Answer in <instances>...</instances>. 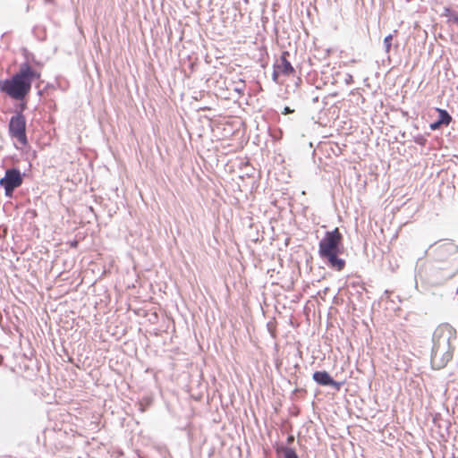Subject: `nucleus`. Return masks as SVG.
I'll return each instance as SVG.
<instances>
[{"label":"nucleus","mask_w":458,"mask_h":458,"mask_svg":"<svg viewBox=\"0 0 458 458\" xmlns=\"http://www.w3.org/2000/svg\"><path fill=\"white\" fill-rule=\"evenodd\" d=\"M429 261L418 270L420 280L437 286L458 273V246L448 240H440L428 248Z\"/></svg>","instance_id":"f257e3e1"},{"label":"nucleus","mask_w":458,"mask_h":458,"mask_svg":"<svg viewBox=\"0 0 458 458\" xmlns=\"http://www.w3.org/2000/svg\"><path fill=\"white\" fill-rule=\"evenodd\" d=\"M42 64L27 61L21 64L19 70L10 79L0 81V91L13 99L21 101L30 92L32 82L40 81Z\"/></svg>","instance_id":"f03ea898"},{"label":"nucleus","mask_w":458,"mask_h":458,"mask_svg":"<svg viewBox=\"0 0 458 458\" xmlns=\"http://www.w3.org/2000/svg\"><path fill=\"white\" fill-rule=\"evenodd\" d=\"M456 331L448 324L438 326L432 335L430 363L434 369H444L453 359Z\"/></svg>","instance_id":"7ed1b4c3"},{"label":"nucleus","mask_w":458,"mask_h":458,"mask_svg":"<svg viewBox=\"0 0 458 458\" xmlns=\"http://www.w3.org/2000/svg\"><path fill=\"white\" fill-rule=\"evenodd\" d=\"M343 252V234L338 228L327 231L318 242V255L320 258L332 253Z\"/></svg>","instance_id":"20e7f679"},{"label":"nucleus","mask_w":458,"mask_h":458,"mask_svg":"<svg viewBox=\"0 0 458 458\" xmlns=\"http://www.w3.org/2000/svg\"><path fill=\"white\" fill-rule=\"evenodd\" d=\"M9 134L22 146L28 144L26 134V118L21 112L12 116L8 125Z\"/></svg>","instance_id":"39448f33"},{"label":"nucleus","mask_w":458,"mask_h":458,"mask_svg":"<svg viewBox=\"0 0 458 458\" xmlns=\"http://www.w3.org/2000/svg\"><path fill=\"white\" fill-rule=\"evenodd\" d=\"M289 53L284 51L282 53L280 58L274 65L273 80L277 81L278 77L281 75L290 76L294 73V68L288 61Z\"/></svg>","instance_id":"423d86ee"},{"label":"nucleus","mask_w":458,"mask_h":458,"mask_svg":"<svg viewBox=\"0 0 458 458\" xmlns=\"http://www.w3.org/2000/svg\"><path fill=\"white\" fill-rule=\"evenodd\" d=\"M21 183L22 178L20 171L17 169L6 170L4 177L0 181V185L4 188L7 195H10Z\"/></svg>","instance_id":"0eeeda50"},{"label":"nucleus","mask_w":458,"mask_h":458,"mask_svg":"<svg viewBox=\"0 0 458 458\" xmlns=\"http://www.w3.org/2000/svg\"><path fill=\"white\" fill-rule=\"evenodd\" d=\"M341 253H332L322 257L325 264L331 269L342 271L345 267V260L339 257Z\"/></svg>","instance_id":"6e6552de"},{"label":"nucleus","mask_w":458,"mask_h":458,"mask_svg":"<svg viewBox=\"0 0 458 458\" xmlns=\"http://www.w3.org/2000/svg\"><path fill=\"white\" fill-rule=\"evenodd\" d=\"M331 378V375L326 370H317L312 375V379L321 386H328Z\"/></svg>","instance_id":"1a4fd4ad"},{"label":"nucleus","mask_w":458,"mask_h":458,"mask_svg":"<svg viewBox=\"0 0 458 458\" xmlns=\"http://www.w3.org/2000/svg\"><path fill=\"white\" fill-rule=\"evenodd\" d=\"M278 453H281L284 458H300L296 451L288 446H281L277 449Z\"/></svg>","instance_id":"9d476101"},{"label":"nucleus","mask_w":458,"mask_h":458,"mask_svg":"<svg viewBox=\"0 0 458 458\" xmlns=\"http://www.w3.org/2000/svg\"><path fill=\"white\" fill-rule=\"evenodd\" d=\"M444 15L448 18L447 21L454 23L458 26V13L452 11L450 8L445 7L444 9Z\"/></svg>","instance_id":"9b49d317"},{"label":"nucleus","mask_w":458,"mask_h":458,"mask_svg":"<svg viewBox=\"0 0 458 458\" xmlns=\"http://www.w3.org/2000/svg\"><path fill=\"white\" fill-rule=\"evenodd\" d=\"M288 206H289V208H290V211L295 215L296 213H299V212H303L305 210L306 208L304 207H301V208H299L298 207V204L299 202H291V201H288L287 202Z\"/></svg>","instance_id":"f8f14e48"},{"label":"nucleus","mask_w":458,"mask_h":458,"mask_svg":"<svg viewBox=\"0 0 458 458\" xmlns=\"http://www.w3.org/2000/svg\"><path fill=\"white\" fill-rule=\"evenodd\" d=\"M394 36L392 34H389L384 38V46H385V51L386 53H389L392 47V40Z\"/></svg>","instance_id":"ddd939ff"},{"label":"nucleus","mask_w":458,"mask_h":458,"mask_svg":"<svg viewBox=\"0 0 458 458\" xmlns=\"http://www.w3.org/2000/svg\"><path fill=\"white\" fill-rule=\"evenodd\" d=\"M150 403H151V402H150V400H149V399H147V400H146V403H143L142 401L139 402V403H137L138 410H139L141 413L145 412V411H146V410H147V408H148V406H149V405H150Z\"/></svg>","instance_id":"4468645a"},{"label":"nucleus","mask_w":458,"mask_h":458,"mask_svg":"<svg viewBox=\"0 0 458 458\" xmlns=\"http://www.w3.org/2000/svg\"><path fill=\"white\" fill-rule=\"evenodd\" d=\"M343 385H344L343 381H335L332 377L328 386H332L335 390L339 391Z\"/></svg>","instance_id":"2eb2a0df"},{"label":"nucleus","mask_w":458,"mask_h":458,"mask_svg":"<svg viewBox=\"0 0 458 458\" xmlns=\"http://www.w3.org/2000/svg\"><path fill=\"white\" fill-rule=\"evenodd\" d=\"M440 113L441 114L445 117V123H449L450 120H451V117L450 115L444 110H440Z\"/></svg>","instance_id":"dca6fc26"},{"label":"nucleus","mask_w":458,"mask_h":458,"mask_svg":"<svg viewBox=\"0 0 458 458\" xmlns=\"http://www.w3.org/2000/svg\"><path fill=\"white\" fill-rule=\"evenodd\" d=\"M293 112V110H292L289 106H285L283 114H290Z\"/></svg>","instance_id":"f3484780"},{"label":"nucleus","mask_w":458,"mask_h":458,"mask_svg":"<svg viewBox=\"0 0 458 458\" xmlns=\"http://www.w3.org/2000/svg\"><path fill=\"white\" fill-rule=\"evenodd\" d=\"M28 214L30 215L31 217H34L37 215L35 210H30V211H28Z\"/></svg>","instance_id":"a211bd4d"},{"label":"nucleus","mask_w":458,"mask_h":458,"mask_svg":"<svg viewBox=\"0 0 458 458\" xmlns=\"http://www.w3.org/2000/svg\"><path fill=\"white\" fill-rule=\"evenodd\" d=\"M77 245H78V242L76 241H74L71 243V246H72V247H77Z\"/></svg>","instance_id":"6ab92c4d"},{"label":"nucleus","mask_w":458,"mask_h":458,"mask_svg":"<svg viewBox=\"0 0 458 458\" xmlns=\"http://www.w3.org/2000/svg\"><path fill=\"white\" fill-rule=\"evenodd\" d=\"M25 108H26V105H25V104H22V105L21 106V111H23Z\"/></svg>","instance_id":"aec40b11"},{"label":"nucleus","mask_w":458,"mask_h":458,"mask_svg":"<svg viewBox=\"0 0 458 458\" xmlns=\"http://www.w3.org/2000/svg\"><path fill=\"white\" fill-rule=\"evenodd\" d=\"M431 127L432 129H436L437 127V123L432 124Z\"/></svg>","instance_id":"412c9836"},{"label":"nucleus","mask_w":458,"mask_h":458,"mask_svg":"<svg viewBox=\"0 0 458 458\" xmlns=\"http://www.w3.org/2000/svg\"><path fill=\"white\" fill-rule=\"evenodd\" d=\"M293 437H288V442L293 441Z\"/></svg>","instance_id":"4be33fe9"},{"label":"nucleus","mask_w":458,"mask_h":458,"mask_svg":"<svg viewBox=\"0 0 458 458\" xmlns=\"http://www.w3.org/2000/svg\"><path fill=\"white\" fill-rule=\"evenodd\" d=\"M253 242H257L259 241V238L252 239Z\"/></svg>","instance_id":"5701e85b"}]
</instances>
